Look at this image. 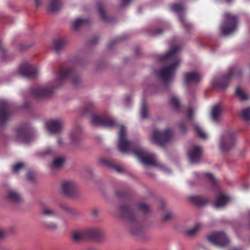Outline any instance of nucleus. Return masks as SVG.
Returning <instances> with one entry per match:
<instances>
[{
    "instance_id": "1",
    "label": "nucleus",
    "mask_w": 250,
    "mask_h": 250,
    "mask_svg": "<svg viewBox=\"0 0 250 250\" xmlns=\"http://www.w3.org/2000/svg\"><path fill=\"white\" fill-rule=\"evenodd\" d=\"M57 79L54 83L45 86H39L31 90V95L36 98H43L50 96L54 91V87L62 85L66 80H70L72 84L78 86L81 83L80 78L73 67L62 66L56 73Z\"/></svg>"
},
{
    "instance_id": "2",
    "label": "nucleus",
    "mask_w": 250,
    "mask_h": 250,
    "mask_svg": "<svg viewBox=\"0 0 250 250\" xmlns=\"http://www.w3.org/2000/svg\"><path fill=\"white\" fill-rule=\"evenodd\" d=\"M126 135L125 127L122 125H120L118 148L121 152H130L132 153L146 166H159L154 154L147 153L138 146L135 145L132 142L126 140Z\"/></svg>"
},
{
    "instance_id": "3",
    "label": "nucleus",
    "mask_w": 250,
    "mask_h": 250,
    "mask_svg": "<svg viewBox=\"0 0 250 250\" xmlns=\"http://www.w3.org/2000/svg\"><path fill=\"white\" fill-rule=\"evenodd\" d=\"M179 50L180 48L175 46L160 58L161 61H168L171 62L169 65L162 68L158 73L159 77L166 86L173 79L174 72L180 63V60L177 56Z\"/></svg>"
},
{
    "instance_id": "4",
    "label": "nucleus",
    "mask_w": 250,
    "mask_h": 250,
    "mask_svg": "<svg viewBox=\"0 0 250 250\" xmlns=\"http://www.w3.org/2000/svg\"><path fill=\"white\" fill-rule=\"evenodd\" d=\"M121 216L129 223L128 229L134 235L139 236L143 232V227L138 221V211L134 210L131 206L123 204L120 207Z\"/></svg>"
},
{
    "instance_id": "5",
    "label": "nucleus",
    "mask_w": 250,
    "mask_h": 250,
    "mask_svg": "<svg viewBox=\"0 0 250 250\" xmlns=\"http://www.w3.org/2000/svg\"><path fill=\"white\" fill-rule=\"evenodd\" d=\"M103 236V231L98 228H89L72 233V238L75 243L81 242L85 239L99 240Z\"/></svg>"
},
{
    "instance_id": "6",
    "label": "nucleus",
    "mask_w": 250,
    "mask_h": 250,
    "mask_svg": "<svg viewBox=\"0 0 250 250\" xmlns=\"http://www.w3.org/2000/svg\"><path fill=\"white\" fill-rule=\"evenodd\" d=\"M237 17L229 12L224 13V21L221 25V31L223 35H228L236 29Z\"/></svg>"
},
{
    "instance_id": "7",
    "label": "nucleus",
    "mask_w": 250,
    "mask_h": 250,
    "mask_svg": "<svg viewBox=\"0 0 250 250\" xmlns=\"http://www.w3.org/2000/svg\"><path fill=\"white\" fill-rule=\"evenodd\" d=\"M171 137V130L169 128H167L163 131L154 129L153 130L152 139L154 142L160 146H163L169 141Z\"/></svg>"
},
{
    "instance_id": "8",
    "label": "nucleus",
    "mask_w": 250,
    "mask_h": 250,
    "mask_svg": "<svg viewBox=\"0 0 250 250\" xmlns=\"http://www.w3.org/2000/svg\"><path fill=\"white\" fill-rule=\"evenodd\" d=\"M208 240L212 244L223 247L226 246L229 242V240L223 232H215L208 236Z\"/></svg>"
},
{
    "instance_id": "9",
    "label": "nucleus",
    "mask_w": 250,
    "mask_h": 250,
    "mask_svg": "<svg viewBox=\"0 0 250 250\" xmlns=\"http://www.w3.org/2000/svg\"><path fill=\"white\" fill-rule=\"evenodd\" d=\"M11 114L9 104L6 101L0 100V126L5 125Z\"/></svg>"
},
{
    "instance_id": "10",
    "label": "nucleus",
    "mask_w": 250,
    "mask_h": 250,
    "mask_svg": "<svg viewBox=\"0 0 250 250\" xmlns=\"http://www.w3.org/2000/svg\"><path fill=\"white\" fill-rule=\"evenodd\" d=\"M62 189L63 194L67 197L74 199L79 197L76 185L72 181H65L62 183Z\"/></svg>"
},
{
    "instance_id": "11",
    "label": "nucleus",
    "mask_w": 250,
    "mask_h": 250,
    "mask_svg": "<svg viewBox=\"0 0 250 250\" xmlns=\"http://www.w3.org/2000/svg\"><path fill=\"white\" fill-rule=\"evenodd\" d=\"M92 123L96 125L113 127L116 125L115 120L109 116H98L94 115L92 117Z\"/></svg>"
},
{
    "instance_id": "12",
    "label": "nucleus",
    "mask_w": 250,
    "mask_h": 250,
    "mask_svg": "<svg viewBox=\"0 0 250 250\" xmlns=\"http://www.w3.org/2000/svg\"><path fill=\"white\" fill-rule=\"evenodd\" d=\"M235 142L234 133L230 132H225L220 142V147L223 151H228L233 146Z\"/></svg>"
},
{
    "instance_id": "13",
    "label": "nucleus",
    "mask_w": 250,
    "mask_h": 250,
    "mask_svg": "<svg viewBox=\"0 0 250 250\" xmlns=\"http://www.w3.org/2000/svg\"><path fill=\"white\" fill-rule=\"evenodd\" d=\"M21 75L27 78H34L38 74L37 68L33 65L25 63L21 65L19 69Z\"/></svg>"
},
{
    "instance_id": "14",
    "label": "nucleus",
    "mask_w": 250,
    "mask_h": 250,
    "mask_svg": "<svg viewBox=\"0 0 250 250\" xmlns=\"http://www.w3.org/2000/svg\"><path fill=\"white\" fill-rule=\"evenodd\" d=\"M18 139L21 142L27 144L32 139L31 131L26 127H19L16 129Z\"/></svg>"
},
{
    "instance_id": "15",
    "label": "nucleus",
    "mask_w": 250,
    "mask_h": 250,
    "mask_svg": "<svg viewBox=\"0 0 250 250\" xmlns=\"http://www.w3.org/2000/svg\"><path fill=\"white\" fill-rule=\"evenodd\" d=\"M46 126L51 133H59L63 126L62 121L60 119L50 120L47 122Z\"/></svg>"
},
{
    "instance_id": "16",
    "label": "nucleus",
    "mask_w": 250,
    "mask_h": 250,
    "mask_svg": "<svg viewBox=\"0 0 250 250\" xmlns=\"http://www.w3.org/2000/svg\"><path fill=\"white\" fill-rule=\"evenodd\" d=\"M234 69H230L227 74L224 76L222 79L214 83L215 86L220 89H224L227 88L229 84L232 76L234 74Z\"/></svg>"
},
{
    "instance_id": "17",
    "label": "nucleus",
    "mask_w": 250,
    "mask_h": 250,
    "mask_svg": "<svg viewBox=\"0 0 250 250\" xmlns=\"http://www.w3.org/2000/svg\"><path fill=\"white\" fill-rule=\"evenodd\" d=\"M202 148L199 146H193L191 149L188 151L189 159L191 163L198 162L201 157Z\"/></svg>"
},
{
    "instance_id": "18",
    "label": "nucleus",
    "mask_w": 250,
    "mask_h": 250,
    "mask_svg": "<svg viewBox=\"0 0 250 250\" xmlns=\"http://www.w3.org/2000/svg\"><path fill=\"white\" fill-rule=\"evenodd\" d=\"M200 76L196 72H190L184 74V83L186 84L189 83H197L201 80Z\"/></svg>"
},
{
    "instance_id": "19",
    "label": "nucleus",
    "mask_w": 250,
    "mask_h": 250,
    "mask_svg": "<svg viewBox=\"0 0 250 250\" xmlns=\"http://www.w3.org/2000/svg\"><path fill=\"white\" fill-rule=\"evenodd\" d=\"M6 198L9 201L15 203H20L22 200L20 194L14 190H8Z\"/></svg>"
},
{
    "instance_id": "20",
    "label": "nucleus",
    "mask_w": 250,
    "mask_h": 250,
    "mask_svg": "<svg viewBox=\"0 0 250 250\" xmlns=\"http://www.w3.org/2000/svg\"><path fill=\"white\" fill-rule=\"evenodd\" d=\"M222 112V108L219 104L214 105L211 112V120L215 123L219 121V117Z\"/></svg>"
},
{
    "instance_id": "21",
    "label": "nucleus",
    "mask_w": 250,
    "mask_h": 250,
    "mask_svg": "<svg viewBox=\"0 0 250 250\" xmlns=\"http://www.w3.org/2000/svg\"><path fill=\"white\" fill-rule=\"evenodd\" d=\"M100 162L105 166L114 169L119 173H121L123 171V169L122 167L115 165L113 161L103 158L100 159Z\"/></svg>"
},
{
    "instance_id": "22",
    "label": "nucleus",
    "mask_w": 250,
    "mask_h": 250,
    "mask_svg": "<svg viewBox=\"0 0 250 250\" xmlns=\"http://www.w3.org/2000/svg\"><path fill=\"white\" fill-rule=\"evenodd\" d=\"M229 200V197L221 194L218 196L214 203V205L216 208L223 207L226 205Z\"/></svg>"
},
{
    "instance_id": "23",
    "label": "nucleus",
    "mask_w": 250,
    "mask_h": 250,
    "mask_svg": "<svg viewBox=\"0 0 250 250\" xmlns=\"http://www.w3.org/2000/svg\"><path fill=\"white\" fill-rule=\"evenodd\" d=\"M190 201L197 206H202L206 205L208 200L199 196H192L189 197Z\"/></svg>"
},
{
    "instance_id": "24",
    "label": "nucleus",
    "mask_w": 250,
    "mask_h": 250,
    "mask_svg": "<svg viewBox=\"0 0 250 250\" xmlns=\"http://www.w3.org/2000/svg\"><path fill=\"white\" fill-rule=\"evenodd\" d=\"M81 131V128L78 127L70 133L69 137L71 140V143H76L79 141L80 138Z\"/></svg>"
},
{
    "instance_id": "25",
    "label": "nucleus",
    "mask_w": 250,
    "mask_h": 250,
    "mask_svg": "<svg viewBox=\"0 0 250 250\" xmlns=\"http://www.w3.org/2000/svg\"><path fill=\"white\" fill-rule=\"evenodd\" d=\"M41 214L44 216L55 217L57 215V212L54 209L44 206L42 209Z\"/></svg>"
},
{
    "instance_id": "26",
    "label": "nucleus",
    "mask_w": 250,
    "mask_h": 250,
    "mask_svg": "<svg viewBox=\"0 0 250 250\" xmlns=\"http://www.w3.org/2000/svg\"><path fill=\"white\" fill-rule=\"evenodd\" d=\"M62 7L61 0H51L49 9L51 12H55L59 10Z\"/></svg>"
},
{
    "instance_id": "27",
    "label": "nucleus",
    "mask_w": 250,
    "mask_h": 250,
    "mask_svg": "<svg viewBox=\"0 0 250 250\" xmlns=\"http://www.w3.org/2000/svg\"><path fill=\"white\" fill-rule=\"evenodd\" d=\"M66 43V41L64 39L56 40L53 42V48L56 52H58L63 47Z\"/></svg>"
},
{
    "instance_id": "28",
    "label": "nucleus",
    "mask_w": 250,
    "mask_h": 250,
    "mask_svg": "<svg viewBox=\"0 0 250 250\" xmlns=\"http://www.w3.org/2000/svg\"><path fill=\"white\" fill-rule=\"evenodd\" d=\"M203 228V225L200 223L196 224L192 228L187 230L186 233L189 236H192L196 234Z\"/></svg>"
},
{
    "instance_id": "29",
    "label": "nucleus",
    "mask_w": 250,
    "mask_h": 250,
    "mask_svg": "<svg viewBox=\"0 0 250 250\" xmlns=\"http://www.w3.org/2000/svg\"><path fill=\"white\" fill-rule=\"evenodd\" d=\"M88 21L86 19H78L73 22V28L74 30H77L82 25L88 23Z\"/></svg>"
},
{
    "instance_id": "30",
    "label": "nucleus",
    "mask_w": 250,
    "mask_h": 250,
    "mask_svg": "<svg viewBox=\"0 0 250 250\" xmlns=\"http://www.w3.org/2000/svg\"><path fill=\"white\" fill-rule=\"evenodd\" d=\"M141 117L143 119L148 117L147 105L145 101H142L141 104Z\"/></svg>"
},
{
    "instance_id": "31",
    "label": "nucleus",
    "mask_w": 250,
    "mask_h": 250,
    "mask_svg": "<svg viewBox=\"0 0 250 250\" xmlns=\"http://www.w3.org/2000/svg\"><path fill=\"white\" fill-rule=\"evenodd\" d=\"M97 9L99 12L101 18L103 20L106 21L107 20L106 15L104 10V6L101 3H98L97 4Z\"/></svg>"
},
{
    "instance_id": "32",
    "label": "nucleus",
    "mask_w": 250,
    "mask_h": 250,
    "mask_svg": "<svg viewBox=\"0 0 250 250\" xmlns=\"http://www.w3.org/2000/svg\"><path fill=\"white\" fill-rule=\"evenodd\" d=\"M64 162V159L62 157L56 158L54 159L51 166L54 167H62Z\"/></svg>"
},
{
    "instance_id": "33",
    "label": "nucleus",
    "mask_w": 250,
    "mask_h": 250,
    "mask_svg": "<svg viewBox=\"0 0 250 250\" xmlns=\"http://www.w3.org/2000/svg\"><path fill=\"white\" fill-rule=\"evenodd\" d=\"M170 104L173 108L176 110L179 111L180 108V103L179 99L175 96H173L170 99Z\"/></svg>"
},
{
    "instance_id": "34",
    "label": "nucleus",
    "mask_w": 250,
    "mask_h": 250,
    "mask_svg": "<svg viewBox=\"0 0 250 250\" xmlns=\"http://www.w3.org/2000/svg\"><path fill=\"white\" fill-rule=\"evenodd\" d=\"M236 96L241 101L248 99V96L242 91L241 88L238 87L235 90Z\"/></svg>"
},
{
    "instance_id": "35",
    "label": "nucleus",
    "mask_w": 250,
    "mask_h": 250,
    "mask_svg": "<svg viewBox=\"0 0 250 250\" xmlns=\"http://www.w3.org/2000/svg\"><path fill=\"white\" fill-rule=\"evenodd\" d=\"M138 208L144 214H148L150 212L149 207L145 203H140L138 205Z\"/></svg>"
},
{
    "instance_id": "36",
    "label": "nucleus",
    "mask_w": 250,
    "mask_h": 250,
    "mask_svg": "<svg viewBox=\"0 0 250 250\" xmlns=\"http://www.w3.org/2000/svg\"><path fill=\"white\" fill-rule=\"evenodd\" d=\"M179 20L186 30L188 31L191 29V25L189 23L187 22L183 15H179Z\"/></svg>"
},
{
    "instance_id": "37",
    "label": "nucleus",
    "mask_w": 250,
    "mask_h": 250,
    "mask_svg": "<svg viewBox=\"0 0 250 250\" xmlns=\"http://www.w3.org/2000/svg\"><path fill=\"white\" fill-rule=\"evenodd\" d=\"M205 176L206 177L210 183L212 185V186L216 187L217 185V181L213 175L211 173H207L205 174Z\"/></svg>"
},
{
    "instance_id": "38",
    "label": "nucleus",
    "mask_w": 250,
    "mask_h": 250,
    "mask_svg": "<svg viewBox=\"0 0 250 250\" xmlns=\"http://www.w3.org/2000/svg\"><path fill=\"white\" fill-rule=\"evenodd\" d=\"M242 116L245 121L250 120V107L244 109L242 111Z\"/></svg>"
},
{
    "instance_id": "39",
    "label": "nucleus",
    "mask_w": 250,
    "mask_h": 250,
    "mask_svg": "<svg viewBox=\"0 0 250 250\" xmlns=\"http://www.w3.org/2000/svg\"><path fill=\"white\" fill-rule=\"evenodd\" d=\"M195 130L200 138L204 139L206 138V134H205V132H204L202 131V130L200 128V127L199 126L196 125L195 126Z\"/></svg>"
},
{
    "instance_id": "40",
    "label": "nucleus",
    "mask_w": 250,
    "mask_h": 250,
    "mask_svg": "<svg viewBox=\"0 0 250 250\" xmlns=\"http://www.w3.org/2000/svg\"><path fill=\"white\" fill-rule=\"evenodd\" d=\"M171 9L172 11L178 13L183 11L184 10V7L179 4H174L172 5Z\"/></svg>"
},
{
    "instance_id": "41",
    "label": "nucleus",
    "mask_w": 250,
    "mask_h": 250,
    "mask_svg": "<svg viewBox=\"0 0 250 250\" xmlns=\"http://www.w3.org/2000/svg\"><path fill=\"white\" fill-rule=\"evenodd\" d=\"M24 167V164L23 163H18L13 167V171L14 172H18L21 169Z\"/></svg>"
},
{
    "instance_id": "42",
    "label": "nucleus",
    "mask_w": 250,
    "mask_h": 250,
    "mask_svg": "<svg viewBox=\"0 0 250 250\" xmlns=\"http://www.w3.org/2000/svg\"><path fill=\"white\" fill-rule=\"evenodd\" d=\"M0 51H1V53L3 54V55L1 56L0 58L3 61H6V55H7V52L5 48L3 47L2 44L1 43V42L0 40Z\"/></svg>"
},
{
    "instance_id": "43",
    "label": "nucleus",
    "mask_w": 250,
    "mask_h": 250,
    "mask_svg": "<svg viewBox=\"0 0 250 250\" xmlns=\"http://www.w3.org/2000/svg\"><path fill=\"white\" fill-rule=\"evenodd\" d=\"M173 217V214L171 212H167L165 214L163 217V221L167 222L170 220Z\"/></svg>"
},
{
    "instance_id": "44",
    "label": "nucleus",
    "mask_w": 250,
    "mask_h": 250,
    "mask_svg": "<svg viewBox=\"0 0 250 250\" xmlns=\"http://www.w3.org/2000/svg\"><path fill=\"white\" fill-rule=\"evenodd\" d=\"M45 226L47 228H48L49 229H55L57 228V225L56 224L52 223V222L47 223L45 224Z\"/></svg>"
},
{
    "instance_id": "45",
    "label": "nucleus",
    "mask_w": 250,
    "mask_h": 250,
    "mask_svg": "<svg viewBox=\"0 0 250 250\" xmlns=\"http://www.w3.org/2000/svg\"><path fill=\"white\" fill-rule=\"evenodd\" d=\"M121 39L120 37H118L115 39L111 41V42L108 44V47L109 48H111L114 44H115L117 42H118Z\"/></svg>"
},
{
    "instance_id": "46",
    "label": "nucleus",
    "mask_w": 250,
    "mask_h": 250,
    "mask_svg": "<svg viewBox=\"0 0 250 250\" xmlns=\"http://www.w3.org/2000/svg\"><path fill=\"white\" fill-rule=\"evenodd\" d=\"M179 127L180 129L183 132H185L187 130L186 125L183 123H181L179 124Z\"/></svg>"
},
{
    "instance_id": "47",
    "label": "nucleus",
    "mask_w": 250,
    "mask_h": 250,
    "mask_svg": "<svg viewBox=\"0 0 250 250\" xmlns=\"http://www.w3.org/2000/svg\"><path fill=\"white\" fill-rule=\"evenodd\" d=\"M193 112L191 108H189L187 113V117L189 119H191L193 117Z\"/></svg>"
},
{
    "instance_id": "48",
    "label": "nucleus",
    "mask_w": 250,
    "mask_h": 250,
    "mask_svg": "<svg viewBox=\"0 0 250 250\" xmlns=\"http://www.w3.org/2000/svg\"><path fill=\"white\" fill-rule=\"evenodd\" d=\"M52 150L51 148H47L43 152V155H50L52 154Z\"/></svg>"
},
{
    "instance_id": "49",
    "label": "nucleus",
    "mask_w": 250,
    "mask_h": 250,
    "mask_svg": "<svg viewBox=\"0 0 250 250\" xmlns=\"http://www.w3.org/2000/svg\"><path fill=\"white\" fill-rule=\"evenodd\" d=\"M132 0H121L122 1V6H125L128 5L131 2Z\"/></svg>"
},
{
    "instance_id": "50",
    "label": "nucleus",
    "mask_w": 250,
    "mask_h": 250,
    "mask_svg": "<svg viewBox=\"0 0 250 250\" xmlns=\"http://www.w3.org/2000/svg\"><path fill=\"white\" fill-rule=\"evenodd\" d=\"M61 208L63 209L66 210L67 212H70L72 211V209L68 206H67V205H62L61 206Z\"/></svg>"
},
{
    "instance_id": "51",
    "label": "nucleus",
    "mask_w": 250,
    "mask_h": 250,
    "mask_svg": "<svg viewBox=\"0 0 250 250\" xmlns=\"http://www.w3.org/2000/svg\"><path fill=\"white\" fill-rule=\"evenodd\" d=\"M163 32V31L161 29H157L155 31H154L153 33H152V35H160Z\"/></svg>"
},
{
    "instance_id": "52",
    "label": "nucleus",
    "mask_w": 250,
    "mask_h": 250,
    "mask_svg": "<svg viewBox=\"0 0 250 250\" xmlns=\"http://www.w3.org/2000/svg\"><path fill=\"white\" fill-rule=\"evenodd\" d=\"M116 196L119 198L124 197L125 195V193L124 192H120L119 191H116L115 193Z\"/></svg>"
},
{
    "instance_id": "53",
    "label": "nucleus",
    "mask_w": 250,
    "mask_h": 250,
    "mask_svg": "<svg viewBox=\"0 0 250 250\" xmlns=\"http://www.w3.org/2000/svg\"><path fill=\"white\" fill-rule=\"evenodd\" d=\"M36 6L38 7L41 5L42 2L41 0H34Z\"/></svg>"
},
{
    "instance_id": "54",
    "label": "nucleus",
    "mask_w": 250,
    "mask_h": 250,
    "mask_svg": "<svg viewBox=\"0 0 250 250\" xmlns=\"http://www.w3.org/2000/svg\"><path fill=\"white\" fill-rule=\"evenodd\" d=\"M5 235V231L0 229V238H3Z\"/></svg>"
},
{
    "instance_id": "55",
    "label": "nucleus",
    "mask_w": 250,
    "mask_h": 250,
    "mask_svg": "<svg viewBox=\"0 0 250 250\" xmlns=\"http://www.w3.org/2000/svg\"><path fill=\"white\" fill-rule=\"evenodd\" d=\"M92 214L93 216H96L98 214V210L96 209H94L92 211Z\"/></svg>"
},
{
    "instance_id": "56",
    "label": "nucleus",
    "mask_w": 250,
    "mask_h": 250,
    "mask_svg": "<svg viewBox=\"0 0 250 250\" xmlns=\"http://www.w3.org/2000/svg\"><path fill=\"white\" fill-rule=\"evenodd\" d=\"M27 178L29 180H32L33 179V177H32V174L31 173L29 172L27 174Z\"/></svg>"
},
{
    "instance_id": "57",
    "label": "nucleus",
    "mask_w": 250,
    "mask_h": 250,
    "mask_svg": "<svg viewBox=\"0 0 250 250\" xmlns=\"http://www.w3.org/2000/svg\"><path fill=\"white\" fill-rule=\"evenodd\" d=\"M97 39H94L93 40H91L90 41V44H94L96 43L97 42Z\"/></svg>"
},
{
    "instance_id": "58",
    "label": "nucleus",
    "mask_w": 250,
    "mask_h": 250,
    "mask_svg": "<svg viewBox=\"0 0 250 250\" xmlns=\"http://www.w3.org/2000/svg\"><path fill=\"white\" fill-rule=\"evenodd\" d=\"M234 69V70H235V71H234V74L232 76V78L233 76H236V73H239V71H237V69H236V68H235V67L231 68L229 70V71L230 69Z\"/></svg>"
},
{
    "instance_id": "59",
    "label": "nucleus",
    "mask_w": 250,
    "mask_h": 250,
    "mask_svg": "<svg viewBox=\"0 0 250 250\" xmlns=\"http://www.w3.org/2000/svg\"><path fill=\"white\" fill-rule=\"evenodd\" d=\"M57 142H58V145H61L62 143V138H59L58 139Z\"/></svg>"
},
{
    "instance_id": "60",
    "label": "nucleus",
    "mask_w": 250,
    "mask_h": 250,
    "mask_svg": "<svg viewBox=\"0 0 250 250\" xmlns=\"http://www.w3.org/2000/svg\"><path fill=\"white\" fill-rule=\"evenodd\" d=\"M29 106V103H25L24 104V107L25 108H28Z\"/></svg>"
},
{
    "instance_id": "61",
    "label": "nucleus",
    "mask_w": 250,
    "mask_h": 250,
    "mask_svg": "<svg viewBox=\"0 0 250 250\" xmlns=\"http://www.w3.org/2000/svg\"><path fill=\"white\" fill-rule=\"evenodd\" d=\"M231 250H243L241 248H234Z\"/></svg>"
},
{
    "instance_id": "62",
    "label": "nucleus",
    "mask_w": 250,
    "mask_h": 250,
    "mask_svg": "<svg viewBox=\"0 0 250 250\" xmlns=\"http://www.w3.org/2000/svg\"><path fill=\"white\" fill-rule=\"evenodd\" d=\"M91 109V107H88V109H86L85 111H84V113H86L88 111V110H90Z\"/></svg>"
},
{
    "instance_id": "63",
    "label": "nucleus",
    "mask_w": 250,
    "mask_h": 250,
    "mask_svg": "<svg viewBox=\"0 0 250 250\" xmlns=\"http://www.w3.org/2000/svg\"><path fill=\"white\" fill-rule=\"evenodd\" d=\"M232 0H225V1L228 3L230 2Z\"/></svg>"
},
{
    "instance_id": "64",
    "label": "nucleus",
    "mask_w": 250,
    "mask_h": 250,
    "mask_svg": "<svg viewBox=\"0 0 250 250\" xmlns=\"http://www.w3.org/2000/svg\"><path fill=\"white\" fill-rule=\"evenodd\" d=\"M20 49H24V48L22 47V45H21L20 46Z\"/></svg>"
}]
</instances>
